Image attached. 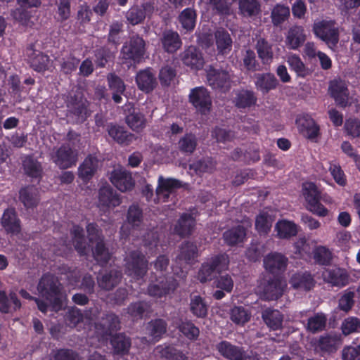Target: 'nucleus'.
<instances>
[{"label":"nucleus","instance_id":"dca6fc26","mask_svg":"<svg viewBox=\"0 0 360 360\" xmlns=\"http://www.w3.org/2000/svg\"><path fill=\"white\" fill-rule=\"evenodd\" d=\"M218 352L229 360H258L256 357H245L243 350L228 341H221L216 346Z\"/></svg>","mask_w":360,"mask_h":360},{"label":"nucleus","instance_id":"a19ab883","mask_svg":"<svg viewBox=\"0 0 360 360\" xmlns=\"http://www.w3.org/2000/svg\"><path fill=\"white\" fill-rule=\"evenodd\" d=\"M195 226V219L191 214H184L175 226V232L180 236L188 235Z\"/></svg>","mask_w":360,"mask_h":360},{"label":"nucleus","instance_id":"603ef678","mask_svg":"<svg viewBox=\"0 0 360 360\" xmlns=\"http://www.w3.org/2000/svg\"><path fill=\"white\" fill-rule=\"evenodd\" d=\"M287 62L290 68L294 70L298 76L305 77L308 74V69L305 67L298 56L294 53L289 54L287 57Z\"/></svg>","mask_w":360,"mask_h":360},{"label":"nucleus","instance_id":"2f4dec72","mask_svg":"<svg viewBox=\"0 0 360 360\" xmlns=\"http://www.w3.org/2000/svg\"><path fill=\"white\" fill-rule=\"evenodd\" d=\"M20 200L27 209L34 208L39 202L37 189L33 186L22 188L20 191Z\"/></svg>","mask_w":360,"mask_h":360},{"label":"nucleus","instance_id":"a878e982","mask_svg":"<svg viewBox=\"0 0 360 360\" xmlns=\"http://www.w3.org/2000/svg\"><path fill=\"white\" fill-rule=\"evenodd\" d=\"M214 38L218 53L222 55L229 53L233 44L230 34L224 29H219L215 32Z\"/></svg>","mask_w":360,"mask_h":360},{"label":"nucleus","instance_id":"473e14b6","mask_svg":"<svg viewBox=\"0 0 360 360\" xmlns=\"http://www.w3.org/2000/svg\"><path fill=\"white\" fill-rule=\"evenodd\" d=\"M277 236L280 238H289L298 232L297 226L292 221L283 219L278 221L275 226Z\"/></svg>","mask_w":360,"mask_h":360},{"label":"nucleus","instance_id":"680f3d73","mask_svg":"<svg viewBox=\"0 0 360 360\" xmlns=\"http://www.w3.org/2000/svg\"><path fill=\"white\" fill-rule=\"evenodd\" d=\"M326 317L323 314H316L308 320L307 330L316 333L321 330L326 325Z\"/></svg>","mask_w":360,"mask_h":360},{"label":"nucleus","instance_id":"7c9ffc66","mask_svg":"<svg viewBox=\"0 0 360 360\" xmlns=\"http://www.w3.org/2000/svg\"><path fill=\"white\" fill-rule=\"evenodd\" d=\"M1 224L8 233L15 234L20 230V221L13 209H8L4 212Z\"/></svg>","mask_w":360,"mask_h":360},{"label":"nucleus","instance_id":"f257e3e1","mask_svg":"<svg viewBox=\"0 0 360 360\" xmlns=\"http://www.w3.org/2000/svg\"><path fill=\"white\" fill-rule=\"evenodd\" d=\"M87 232L90 243L89 245L86 244L82 229L78 226H75L72 231L73 245L80 255L87 254L91 248L94 259L103 265L110 259V254L104 247L99 231L95 224H89L87 226Z\"/></svg>","mask_w":360,"mask_h":360},{"label":"nucleus","instance_id":"412c9836","mask_svg":"<svg viewBox=\"0 0 360 360\" xmlns=\"http://www.w3.org/2000/svg\"><path fill=\"white\" fill-rule=\"evenodd\" d=\"M250 226V221L248 219L245 220L243 222V225H239L236 228L228 230L224 233V241L230 245L243 242L246 236L245 229Z\"/></svg>","mask_w":360,"mask_h":360},{"label":"nucleus","instance_id":"6e6552de","mask_svg":"<svg viewBox=\"0 0 360 360\" xmlns=\"http://www.w3.org/2000/svg\"><path fill=\"white\" fill-rule=\"evenodd\" d=\"M78 152L70 144L63 145L52 154L53 161L61 169H67L75 165L77 162Z\"/></svg>","mask_w":360,"mask_h":360},{"label":"nucleus","instance_id":"8fccbe9b","mask_svg":"<svg viewBox=\"0 0 360 360\" xmlns=\"http://www.w3.org/2000/svg\"><path fill=\"white\" fill-rule=\"evenodd\" d=\"M33 56L30 58L31 66L38 72L44 71L51 67L50 60L48 56L39 51H34Z\"/></svg>","mask_w":360,"mask_h":360},{"label":"nucleus","instance_id":"c03bdc74","mask_svg":"<svg viewBox=\"0 0 360 360\" xmlns=\"http://www.w3.org/2000/svg\"><path fill=\"white\" fill-rule=\"evenodd\" d=\"M179 20L182 28L186 32L193 30L196 22V14L195 11L190 8L184 9L180 13Z\"/></svg>","mask_w":360,"mask_h":360},{"label":"nucleus","instance_id":"aec40b11","mask_svg":"<svg viewBox=\"0 0 360 360\" xmlns=\"http://www.w3.org/2000/svg\"><path fill=\"white\" fill-rule=\"evenodd\" d=\"M178 283L176 279L169 278L167 279L166 283L163 280L158 281V283L151 284L148 287V294L154 297L160 298L173 292L176 288Z\"/></svg>","mask_w":360,"mask_h":360},{"label":"nucleus","instance_id":"0e129e2a","mask_svg":"<svg viewBox=\"0 0 360 360\" xmlns=\"http://www.w3.org/2000/svg\"><path fill=\"white\" fill-rule=\"evenodd\" d=\"M314 259L320 264H328L332 259V254L326 247L319 246L314 251Z\"/></svg>","mask_w":360,"mask_h":360},{"label":"nucleus","instance_id":"4468645a","mask_svg":"<svg viewBox=\"0 0 360 360\" xmlns=\"http://www.w3.org/2000/svg\"><path fill=\"white\" fill-rule=\"evenodd\" d=\"M153 6L150 3H146L141 6H134L126 13V18L132 25L141 23L144 19L153 13Z\"/></svg>","mask_w":360,"mask_h":360},{"label":"nucleus","instance_id":"4d7b16f0","mask_svg":"<svg viewBox=\"0 0 360 360\" xmlns=\"http://www.w3.org/2000/svg\"><path fill=\"white\" fill-rule=\"evenodd\" d=\"M120 278V272L111 271L110 274H104L101 278H98V283L101 288L109 290L119 282Z\"/></svg>","mask_w":360,"mask_h":360},{"label":"nucleus","instance_id":"6e6d98bb","mask_svg":"<svg viewBox=\"0 0 360 360\" xmlns=\"http://www.w3.org/2000/svg\"><path fill=\"white\" fill-rule=\"evenodd\" d=\"M257 53L264 63H269L273 58L271 46L264 39L258 40L257 44Z\"/></svg>","mask_w":360,"mask_h":360},{"label":"nucleus","instance_id":"393cba45","mask_svg":"<svg viewBox=\"0 0 360 360\" xmlns=\"http://www.w3.org/2000/svg\"><path fill=\"white\" fill-rule=\"evenodd\" d=\"M182 60L184 65L193 70H199L204 65V59L201 53L193 46H190L185 50Z\"/></svg>","mask_w":360,"mask_h":360},{"label":"nucleus","instance_id":"ddd939ff","mask_svg":"<svg viewBox=\"0 0 360 360\" xmlns=\"http://www.w3.org/2000/svg\"><path fill=\"white\" fill-rule=\"evenodd\" d=\"M121 203L119 195L109 186H103L99 191L98 207L103 212H107L118 206Z\"/></svg>","mask_w":360,"mask_h":360},{"label":"nucleus","instance_id":"c756f323","mask_svg":"<svg viewBox=\"0 0 360 360\" xmlns=\"http://www.w3.org/2000/svg\"><path fill=\"white\" fill-rule=\"evenodd\" d=\"M233 102L238 108H249L257 103V97L252 91L241 89L236 92Z\"/></svg>","mask_w":360,"mask_h":360},{"label":"nucleus","instance_id":"4c0bfd02","mask_svg":"<svg viewBox=\"0 0 360 360\" xmlns=\"http://www.w3.org/2000/svg\"><path fill=\"white\" fill-rule=\"evenodd\" d=\"M98 165V161L96 157H87L79 167V177L84 181L89 179L94 174Z\"/></svg>","mask_w":360,"mask_h":360},{"label":"nucleus","instance_id":"a211bd4d","mask_svg":"<svg viewBox=\"0 0 360 360\" xmlns=\"http://www.w3.org/2000/svg\"><path fill=\"white\" fill-rule=\"evenodd\" d=\"M180 187L179 181L167 178L165 179L162 176L158 178V186L156 188V195L158 200L165 202L172 195L174 190Z\"/></svg>","mask_w":360,"mask_h":360},{"label":"nucleus","instance_id":"bb28decb","mask_svg":"<svg viewBox=\"0 0 360 360\" xmlns=\"http://www.w3.org/2000/svg\"><path fill=\"white\" fill-rule=\"evenodd\" d=\"M322 276L325 281L335 286L342 287L348 282L345 271L340 269H326Z\"/></svg>","mask_w":360,"mask_h":360},{"label":"nucleus","instance_id":"c85d7f7f","mask_svg":"<svg viewBox=\"0 0 360 360\" xmlns=\"http://www.w3.org/2000/svg\"><path fill=\"white\" fill-rule=\"evenodd\" d=\"M255 82L256 88L263 94H266L269 91L276 88L278 82L275 76L271 73L257 74L255 76Z\"/></svg>","mask_w":360,"mask_h":360},{"label":"nucleus","instance_id":"37998d69","mask_svg":"<svg viewBox=\"0 0 360 360\" xmlns=\"http://www.w3.org/2000/svg\"><path fill=\"white\" fill-rule=\"evenodd\" d=\"M262 317L266 325L272 330H277L281 327L283 316L278 310L266 309L262 313Z\"/></svg>","mask_w":360,"mask_h":360},{"label":"nucleus","instance_id":"5701e85b","mask_svg":"<svg viewBox=\"0 0 360 360\" xmlns=\"http://www.w3.org/2000/svg\"><path fill=\"white\" fill-rule=\"evenodd\" d=\"M287 264V259L281 254L271 253L264 259L265 269L272 274L283 271Z\"/></svg>","mask_w":360,"mask_h":360},{"label":"nucleus","instance_id":"bf43d9fd","mask_svg":"<svg viewBox=\"0 0 360 360\" xmlns=\"http://www.w3.org/2000/svg\"><path fill=\"white\" fill-rule=\"evenodd\" d=\"M128 126L134 131H140L146 126V120L139 112H133L126 118Z\"/></svg>","mask_w":360,"mask_h":360},{"label":"nucleus","instance_id":"b1692460","mask_svg":"<svg viewBox=\"0 0 360 360\" xmlns=\"http://www.w3.org/2000/svg\"><path fill=\"white\" fill-rule=\"evenodd\" d=\"M276 213L271 209L262 210L256 218L255 228L260 235L266 234L271 229Z\"/></svg>","mask_w":360,"mask_h":360},{"label":"nucleus","instance_id":"6ab92c4d","mask_svg":"<svg viewBox=\"0 0 360 360\" xmlns=\"http://www.w3.org/2000/svg\"><path fill=\"white\" fill-rule=\"evenodd\" d=\"M306 40V34L303 27L292 26L285 34V45L290 49L297 50Z\"/></svg>","mask_w":360,"mask_h":360},{"label":"nucleus","instance_id":"1a4fd4ad","mask_svg":"<svg viewBox=\"0 0 360 360\" xmlns=\"http://www.w3.org/2000/svg\"><path fill=\"white\" fill-rule=\"evenodd\" d=\"M189 101L195 109L202 114H207L212 107V100L207 90L202 86L191 90Z\"/></svg>","mask_w":360,"mask_h":360},{"label":"nucleus","instance_id":"79ce46f5","mask_svg":"<svg viewBox=\"0 0 360 360\" xmlns=\"http://www.w3.org/2000/svg\"><path fill=\"white\" fill-rule=\"evenodd\" d=\"M20 307V302L15 294L11 293L8 297L5 292L0 291V311L4 313H8L12 309L16 310Z\"/></svg>","mask_w":360,"mask_h":360},{"label":"nucleus","instance_id":"39448f33","mask_svg":"<svg viewBox=\"0 0 360 360\" xmlns=\"http://www.w3.org/2000/svg\"><path fill=\"white\" fill-rule=\"evenodd\" d=\"M313 31L317 37L328 45L335 46L338 42V31L333 20L326 19L316 21Z\"/></svg>","mask_w":360,"mask_h":360},{"label":"nucleus","instance_id":"f704fd0d","mask_svg":"<svg viewBox=\"0 0 360 360\" xmlns=\"http://www.w3.org/2000/svg\"><path fill=\"white\" fill-rule=\"evenodd\" d=\"M155 355L167 360H186V355L172 346L160 345L155 350Z\"/></svg>","mask_w":360,"mask_h":360},{"label":"nucleus","instance_id":"864d4df0","mask_svg":"<svg viewBox=\"0 0 360 360\" xmlns=\"http://www.w3.org/2000/svg\"><path fill=\"white\" fill-rule=\"evenodd\" d=\"M23 167L25 173L32 178H38L41 176V165L31 157H26L25 158Z\"/></svg>","mask_w":360,"mask_h":360},{"label":"nucleus","instance_id":"ea45409f","mask_svg":"<svg viewBox=\"0 0 360 360\" xmlns=\"http://www.w3.org/2000/svg\"><path fill=\"white\" fill-rule=\"evenodd\" d=\"M108 130L109 136L120 144L128 145L134 139V136L123 127L111 125Z\"/></svg>","mask_w":360,"mask_h":360},{"label":"nucleus","instance_id":"cd10ccee","mask_svg":"<svg viewBox=\"0 0 360 360\" xmlns=\"http://www.w3.org/2000/svg\"><path fill=\"white\" fill-rule=\"evenodd\" d=\"M136 81L139 88L146 93L151 91L157 84L155 75L149 69L140 71Z\"/></svg>","mask_w":360,"mask_h":360},{"label":"nucleus","instance_id":"5fc2aeb1","mask_svg":"<svg viewBox=\"0 0 360 360\" xmlns=\"http://www.w3.org/2000/svg\"><path fill=\"white\" fill-rule=\"evenodd\" d=\"M231 321L238 325H243L250 318V313L243 307H234L230 312Z\"/></svg>","mask_w":360,"mask_h":360},{"label":"nucleus","instance_id":"20e7f679","mask_svg":"<svg viewBox=\"0 0 360 360\" xmlns=\"http://www.w3.org/2000/svg\"><path fill=\"white\" fill-rule=\"evenodd\" d=\"M229 263V257L225 254L207 259L202 264L198 272V279L200 282H206L211 280L216 272L219 273L226 270L228 268Z\"/></svg>","mask_w":360,"mask_h":360},{"label":"nucleus","instance_id":"58836bf2","mask_svg":"<svg viewBox=\"0 0 360 360\" xmlns=\"http://www.w3.org/2000/svg\"><path fill=\"white\" fill-rule=\"evenodd\" d=\"M162 43L165 50L169 53L175 52L181 46L178 33L173 31H167L163 34Z\"/></svg>","mask_w":360,"mask_h":360},{"label":"nucleus","instance_id":"423d86ee","mask_svg":"<svg viewBox=\"0 0 360 360\" xmlns=\"http://www.w3.org/2000/svg\"><path fill=\"white\" fill-rule=\"evenodd\" d=\"M286 286L285 281L280 278H269L266 283H262L258 286L257 292L265 300H277L282 295Z\"/></svg>","mask_w":360,"mask_h":360},{"label":"nucleus","instance_id":"3c124183","mask_svg":"<svg viewBox=\"0 0 360 360\" xmlns=\"http://www.w3.org/2000/svg\"><path fill=\"white\" fill-rule=\"evenodd\" d=\"M302 195L307 202V206L320 199V191L311 182H305L302 184Z\"/></svg>","mask_w":360,"mask_h":360},{"label":"nucleus","instance_id":"f03ea898","mask_svg":"<svg viewBox=\"0 0 360 360\" xmlns=\"http://www.w3.org/2000/svg\"><path fill=\"white\" fill-rule=\"evenodd\" d=\"M58 280L52 275H44L40 280L37 290L40 296L47 302L35 299L38 309L43 313L47 311L49 306L58 311L65 304L66 297L60 292Z\"/></svg>","mask_w":360,"mask_h":360},{"label":"nucleus","instance_id":"052dcab7","mask_svg":"<svg viewBox=\"0 0 360 360\" xmlns=\"http://www.w3.org/2000/svg\"><path fill=\"white\" fill-rule=\"evenodd\" d=\"M191 310L198 317H204L207 312V307L200 296L195 295L191 300Z\"/></svg>","mask_w":360,"mask_h":360},{"label":"nucleus","instance_id":"49530a36","mask_svg":"<svg viewBox=\"0 0 360 360\" xmlns=\"http://www.w3.org/2000/svg\"><path fill=\"white\" fill-rule=\"evenodd\" d=\"M239 10L244 16H255L260 12V5L257 0H240Z\"/></svg>","mask_w":360,"mask_h":360},{"label":"nucleus","instance_id":"7ed1b4c3","mask_svg":"<svg viewBox=\"0 0 360 360\" xmlns=\"http://www.w3.org/2000/svg\"><path fill=\"white\" fill-rule=\"evenodd\" d=\"M123 63L130 66L133 63L141 62L146 54V44L144 40L138 36L133 37L125 44L122 50Z\"/></svg>","mask_w":360,"mask_h":360},{"label":"nucleus","instance_id":"72a5a7b5","mask_svg":"<svg viewBox=\"0 0 360 360\" xmlns=\"http://www.w3.org/2000/svg\"><path fill=\"white\" fill-rule=\"evenodd\" d=\"M108 86L112 91V99L116 103H120L122 101V95L125 90V85L123 81L114 74H110L108 77Z\"/></svg>","mask_w":360,"mask_h":360},{"label":"nucleus","instance_id":"e2e57ef3","mask_svg":"<svg viewBox=\"0 0 360 360\" xmlns=\"http://www.w3.org/2000/svg\"><path fill=\"white\" fill-rule=\"evenodd\" d=\"M196 145V138L193 134H186L179 141V148L184 153H193L195 149Z\"/></svg>","mask_w":360,"mask_h":360},{"label":"nucleus","instance_id":"09e8293b","mask_svg":"<svg viewBox=\"0 0 360 360\" xmlns=\"http://www.w3.org/2000/svg\"><path fill=\"white\" fill-rule=\"evenodd\" d=\"M197 257L196 246L191 243H185L181 248L176 262L188 264Z\"/></svg>","mask_w":360,"mask_h":360},{"label":"nucleus","instance_id":"69168bd1","mask_svg":"<svg viewBox=\"0 0 360 360\" xmlns=\"http://www.w3.org/2000/svg\"><path fill=\"white\" fill-rule=\"evenodd\" d=\"M43 360H80L77 354L69 349H59L52 353L51 357Z\"/></svg>","mask_w":360,"mask_h":360},{"label":"nucleus","instance_id":"e433bc0d","mask_svg":"<svg viewBox=\"0 0 360 360\" xmlns=\"http://www.w3.org/2000/svg\"><path fill=\"white\" fill-rule=\"evenodd\" d=\"M290 283L294 288L302 290H309L314 286V280L308 273L293 275Z\"/></svg>","mask_w":360,"mask_h":360},{"label":"nucleus","instance_id":"13d9d810","mask_svg":"<svg viewBox=\"0 0 360 360\" xmlns=\"http://www.w3.org/2000/svg\"><path fill=\"white\" fill-rule=\"evenodd\" d=\"M111 345L117 353L127 352L130 347V341L125 335L118 334L110 340Z\"/></svg>","mask_w":360,"mask_h":360},{"label":"nucleus","instance_id":"9b49d317","mask_svg":"<svg viewBox=\"0 0 360 360\" xmlns=\"http://www.w3.org/2000/svg\"><path fill=\"white\" fill-rule=\"evenodd\" d=\"M329 92L336 103L343 107L351 105L356 100L353 96L349 97L347 84L340 79H334L330 82Z\"/></svg>","mask_w":360,"mask_h":360},{"label":"nucleus","instance_id":"f8f14e48","mask_svg":"<svg viewBox=\"0 0 360 360\" xmlns=\"http://www.w3.org/2000/svg\"><path fill=\"white\" fill-rule=\"evenodd\" d=\"M207 78L209 84L213 89L225 91L231 86V75L226 70H219L210 67L207 70Z\"/></svg>","mask_w":360,"mask_h":360},{"label":"nucleus","instance_id":"a18cd8bd","mask_svg":"<svg viewBox=\"0 0 360 360\" xmlns=\"http://www.w3.org/2000/svg\"><path fill=\"white\" fill-rule=\"evenodd\" d=\"M290 16V9L288 6L283 4L276 5L271 13V21L274 25L278 26L284 22Z\"/></svg>","mask_w":360,"mask_h":360},{"label":"nucleus","instance_id":"4be33fe9","mask_svg":"<svg viewBox=\"0 0 360 360\" xmlns=\"http://www.w3.org/2000/svg\"><path fill=\"white\" fill-rule=\"evenodd\" d=\"M341 345L340 337L336 334H328L320 338L315 345V349L322 352L331 353Z\"/></svg>","mask_w":360,"mask_h":360},{"label":"nucleus","instance_id":"f3484780","mask_svg":"<svg viewBox=\"0 0 360 360\" xmlns=\"http://www.w3.org/2000/svg\"><path fill=\"white\" fill-rule=\"evenodd\" d=\"M119 326L118 318L115 314L107 315L103 319L102 322L94 326L95 333L98 338L103 341L108 339V337L116 330Z\"/></svg>","mask_w":360,"mask_h":360},{"label":"nucleus","instance_id":"0eeeda50","mask_svg":"<svg viewBox=\"0 0 360 360\" xmlns=\"http://www.w3.org/2000/svg\"><path fill=\"white\" fill-rule=\"evenodd\" d=\"M126 270L129 276L139 279L145 274L147 269V260L139 251L129 253L126 259Z\"/></svg>","mask_w":360,"mask_h":360},{"label":"nucleus","instance_id":"774afa93","mask_svg":"<svg viewBox=\"0 0 360 360\" xmlns=\"http://www.w3.org/2000/svg\"><path fill=\"white\" fill-rule=\"evenodd\" d=\"M179 330L190 340H195L199 335V329L190 321L183 322L179 326Z\"/></svg>","mask_w":360,"mask_h":360},{"label":"nucleus","instance_id":"338daca9","mask_svg":"<svg viewBox=\"0 0 360 360\" xmlns=\"http://www.w3.org/2000/svg\"><path fill=\"white\" fill-rule=\"evenodd\" d=\"M354 292L352 291H345L339 300V308L348 312L354 304Z\"/></svg>","mask_w":360,"mask_h":360},{"label":"nucleus","instance_id":"2eb2a0df","mask_svg":"<svg viewBox=\"0 0 360 360\" xmlns=\"http://www.w3.org/2000/svg\"><path fill=\"white\" fill-rule=\"evenodd\" d=\"M110 181L122 192L131 189L134 185L131 174L122 167L117 168L112 171Z\"/></svg>","mask_w":360,"mask_h":360},{"label":"nucleus","instance_id":"9d476101","mask_svg":"<svg viewBox=\"0 0 360 360\" xmlns=\"http://www.w3.org/2000/svg\"><path fill=\"white\" fill-rule=\"evenodd\" d=\"M143 222L142 210L136 205L129 207L127 220L121 227L122 237H127L131 233L139 228Z\"/></svg>","mask_w":360,"mask_h":360},{"label":"nucleus","instance_id":"c9c22d12","mask_svg":"<svg viewBox=\"0 0 360 360\" xmlns=\"http://www.w3.org/2000/svg\"><path fill=\"white\" fill-rule=\"evenodd\" d=\"M67 107L69 109L68 117H77L75 121L77 122H82L87 116V109L85 103L82 100L77 101V99L73 101H68Z\"/></svg>","mask_w":360,"mask_h":360},{"label":"nucleus","instance_id":"de8ad7c7","mask_svg":"<svg viewBox=\"0 0 360 360\" xmlns=\"http://www.w3.org/2000/svg\"><path fill=\"white\" fill-rule=\"evenodd\" d=\"M166 332V323L162 320L150 322L146 327V333L151 337V341H158Z\"/></svg>","mask_w":360,"mask_h":360}]
</instances>
